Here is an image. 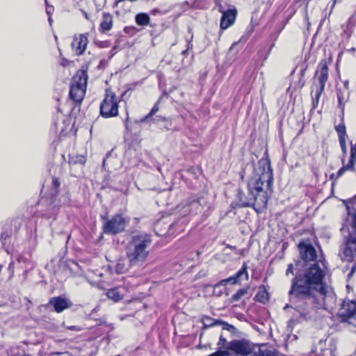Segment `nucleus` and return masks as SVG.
Segmentation results:
<instances>
[{
	"label": "nucleus",
	"mask_w": 356,
	"mask_h": 356,
	"mask_svg": "<svg viewBox=\"0 0 356 356\" xmlns=\"http://www.w3.org/2000/svg\"><path fill=\"white\" fill-rule=\"evenodd\" d=\"M316 76H318L319 82L318 87H323L325 89V83L328 79V66L325 60H322L319 65L318 68L315 73Z\"/></svg>",
	"instance_id": "obj_15"
},
{
	"label": "nucleus",
	"mask_w": 356,
	"mask_h": 356,
	"mask_svg": "<svg viewBox=\"0 0 356 356\" xmlns=\"http://www.w3.org/2000/svg\"><path fill=\"white\" fill-rule=\"evenodd\" d=\"M247 268L248 267L246 264L243 263L242 268L235 275H234L239 282L243 280H248V273L247 271Z\"/></svg>",
	"instance_id": "obj_24"
},
{
	"label": "nucleus",
	"mask_w": 356,
	"mask_h": 356,
	"mask_svg": "<svg viewBox=\"0 0 356 356\" xmlns=\"http://www.w3.org/2000/svg\"><path fill=\"white\" fill-rule=\"evenodd\" d=\"M153 121H154L156 123H159V122H163V127L166 129H169L170 128L168 126L171 125V122L165 118H163L162 116H156L155 118L152 119Z\"/></svg>",
	"instance_id": "obj_33"
},
{
	"label": "nucleus",
	"mask_w": 356,
	"mask_h": 356,
	"mask_svg": "<svg viewBox=\"0 0 356 356\" xmlns=\"http://www.w3.org/2000/svg\"><path fill=\"white\" fill-rule=\"evenodd\" d=\"M122 291V289L120 287L112 288L108 290L106 296L109 299L114 302H118L122 300L124 297V294Z\"/></svg>",
	"instance_id": "obj_19"
},
{
	"label": "nucleus",
	"mask_w": 356,
	"mask_h": 356,
	"mask_svg": "<svg viewBox=\"0 0 356 356\" xmlns=\"http://www.w3.org/2000/svg\"><path fill=\"white\" fill-rule=\"evenodd\" d=\"M44 1L46 4V13L50 16L53 13L54 8L53 6L49 5L47 0H44Z\"/></svg>",
	"instance_id": "obj_39"
},
{
	"label": "nucleus",
	"mask_w": 356,
	"mask_h": 356,
	"mask_svg": "<svg viewBox=\"0 0 356 356\" xmlns=\"http://www.w3.org/2000/svg\"><path fill=\"white\" fill-rule=\"evenodd\" d=\"M306 69H307L306 67H303L300 70V79L299 83L300 84L301 87H302L305 83V81H304L303 78L305 74Z\"/></svg>",
	"instance_id": "obj_40"
},
{
	"label": "nucleus",
	"mask_w": 356,
	"mask_h": 356,
	"mask_svg": "<svg viewBox=\"0 0 356 356\" xmlns=\"http://www.w3.org/2000/svg\"><path fill=\"white\" fill-rule=\"evenodd\" d=\"M337 97L338 102V108L341 110H345L346 104L348 102L350 94L346 90H341V88H337Z\"/></svg>",
	"instance_id": "obj_18"
},
{
	"label": "nucleus",
	"mask_w": 356,
	"mask_h": 356,
	"mask_svg": "<svg viewBox=\"0 0 356 356\" xmlns=\"http://www.w3.org/2000/svg\"><path fill=\"white\" fill-rule=\"evenodd\" d=\"M356 24V17L355 15H352L348 21V26L352 25L355 26Z\"/></svg>",
	"instance_id": "obj_44"
},
{
	"label": "nucleus",
	"mask_w": 356,
	"mask_h": 356,
	"mask_svg": "<svg viewBox=\"0 0 356 356\" xmlns=\"http://www.w3.org/2000/svg\"><path fill=\"white\" fill-rule=\"evenodd\" d=\"M227 283H232L233 284H238L239 282L234 275L230 276L227 279L220 280L218 284L215 285V291L220 286H224Z\"/></svg>",
	"instance_id": "obj_26"
},
{
	"label": "nucleus",
	"mask_w": 356,
	"mask_h": 356,
	"mask_svg": "<svg viewBox=\"0 0 356 356\" xmlns=\"http://www.w3.org/2000/svg\"><path fill=\"white\" fill-rule=\"evenodd\" d=\"M300 263V261H298L296 263V266H299V264Z\"/></svg>",
	"instance_id": "obj_59"
},
{
	"label": "nucleus",
	"mask_w": 356,
	"mask_h": 356,
	"mask_svg": "<svg viewBox=\"0 0 356 356\" xmlns=\"http://www.w3.org/2000/svg\"><path fill=\"white\" fill-rule=\"evenodd\" d=\"M226 341H227L226 339L222 336V334H221L218 344L219 346H224V344L226 343Z\"/></svg>",
	"instance_id": "obj_46"
},
{
	"label": "nucleus",
	"mask_w": 356,
	"mask_h": 356,
	"mask_svg": "<svg viewBox=\"0 0 356 356\" xmlns=\"http://www.w3.org/2000/svg\"><path fill=\"white\" fill-rule=\"evenodd\" d=\"M86 161V159L83 155H77L75 157H70L69 163L74 164L84 165Z\"/></svg>",
	"instance_id": "obj_32"
},
{
	"label": "nucleus",
	"mask_w": 356,
	"mask_h": 356,
	"mask_svg": "<svg viewBox=\"0 0 356 356\" xmlns=\"http://www.w3.org/2000/svg\"><path fill=\"white\" fill-rule=\"evenodd\" d=\"M168 92L166 91V90H164L161 96V97L159 99V100H160V102H161V100L163 99V97H168Z\"/></svg>",
	"instance_id": "obj_49"
},
{
	"label": "nucleus",
	"mask_w": 356,
	"mask_h": 356,
	"mask_svg": "<svg viewBox=\"0 0 356 356\" xmlns=\"http://www.w3.org/2000/svg\"><path fill=\"white\" fill-rule=\"evenodd\" d=\"M202 322L203 324L202 328H209L212 326H215L217 325H220L221 323V321L216 320L211 317L204 316L202 318Z\"/></svg>",
	"instance_id": "obj_23"
},
{
	"label": "nucleus",
	"mask_w": 356,
	"mask_h": 356,
	"mask_svg": "<svg viewBox=\"0 0 356 356\" xmlns=\"http://www.w3.org/2000/svg\"><path fill=\"white\" fill-rule=\"evenodd\" d=\"M324 91V89L323 87H318L316 91L315 97L313 98V99L316 100L317 102H319V99L321 96V94Z\"/></svg>",
	"instance_id": "obj_38"
},
{
	"label": "nucleus",
	"mask_w": 356,
	"mask_h": 356,
	"mask_svg": "<svg viewBox=\"0 0 356 356\" xmlns=\"http://www.w3.org/2000/svg\"><path fill=\"white\" fill-rule=\"evenodd\" d=\"M67 329L71 330H74V331H79L80 330V329L78 327H76V326L67 327Z\"/></svg>",
	"instance_id": "obj_51"
},
{
	"label": "nucleus",
	"mask_w": 356,
	"mask_h": 356,
	"mask_svg": "<svg viewBox=\"0 0 356 356\" xmlns=\"http://www.w3.org/2000/svg\"><path fill=\"white\" fill-rule=\"evenodd\" d=\"M48 20H49V24H51V21H52V19H51V17H50V16H49V19H48Z\"/></svg>",
	"instance_id": "obj_58"
},
{
	"label": "nucleus",
	"mask_w": 356,
	"mask_h": 356,
	"mask_svg": "<svg viewBox=\"0 0 356 356\" xmlns=\"http://www.w3.org/2000/svg\"><path fill=\"white\" fill-rule=\"evenodd\" d=\"M339 145H340L343 155V156H345L347 154L346 139H339Z\"/></svg>",
	"instance_id": "obj_35"
},
{
	"label": "nucleus",
	"mask_w": 356,
	"mask_h": 356,
	"mask_svg": "<svg viewBox=\"0 0 356 356\" xmlns=\"http://www.w3.org/2000/svg\"><path fill=\"white\" fill-rule=\"evenodd\" d=\"M118 99L116 95L110 90H106V94L100 104V115L109 118L118 115Z\"/></svg>",
	"instance_id": "obj_6"
},
{
	"label": "nucleus",
	"mask_w": 356,
	"mask_h": 356,
	"mask_svg": "<svg viewBox=\"0 0 356 356\" xmlns=\"http://www.w3.org/2000/svg\"><path fill=\"white\" fill-rule=\"evenodd\" d=\"M115 49V48H113V49L111 51V52L112 53L111 56L114 55V53H113V50H114Z\"/></svg>",
	"instance_id": "obj_62"
},
{
	"label": "nucleus",
	"mask_w": 356,
	"mask_h": 356,
	"mask_svg": "<svg viewBox=\"0 0 356 356\" xmlns=\"http://www.w3.org/2000/svg\"><path fill=\"white\" fill-rule=\"evenodd\" d=\"M14 261H11L8 266V270L10 273V279H11L14 275Z\"/></svg>",
	"instance_id": "obj_42"
},
{
	"label": "nucleus",
	"mask_w": 356,
	"mask_h": 356,
	"mask_svg": "<svg viewBox=\"0 0 356 356\" xmlns=\"http://www.w3.org/2000/svg\"><path fill=\"white\" fill-rule=\"evenodd\" d=\"M60 185L59 179L54 177L49 195L42 197L40 201V204L46 207V209L42 211V215L47 218H55L59 209L69 205L70 202L68 188L63 187L60 189Z\"/></svg>",
	"instance_id": "obj_3"
},
{
	"label": "nucleus",
	"mask_w": 356,
	"mask_h": 356,
	"mask_svg": "<svg viewBox=\"0 0 356 356\" xmlns=\"http://www.w3.org/2000/svg\"><path fill=\"white\" fill-rule=\"evenodd\" d=\"M205 202L203 197L195 198L191 197L188 200V207L192 213H197L201 211Z\"/></svg>",
	"instance_id": "obj_16"
},
{
	"label": "nucleus",
	"mask_w": 356,
	"mask_h": 356,
	"mask_svg": "<svg viewBox=\"0 0 356 356\" xmlns=\"http://www.w3.org/2000/svg\"><path fill=\"white\" fill-rule=\"evenodd\" d=\"M88 81L86 70H79L74 76L70 90V97L76 103H81L83 99Z\"/></svg>",
	"instance_id": "obj_5"
},
{
	"label": "nucleus",
	"mask_w": 356,
	"mask_h": 356,
	"mask_svg": "<svg viewBox=\"0 0 356 356\" xmlns=\"http://www.w3.org/2000/svg\"><path fill=\"white\" fill-rule=\"evenodd\" d=\"M128 118H127L126 121L124 122V125L127 129H128V124H127Z\"/></svg>",
	"instance_id": "obj_56"
},
{
	"label": "nucleus",
	"mask_w": 356,
	"mask_h": 356,
	"mask_svg": "<svg viewBox=\"0 0 356 356\" xmlns=\"http://www.w3.org/2000/svg\"><path fill=\"white\" fill-rule=\"evenodd\" d=\"M335 131L337 133L339 140L346 139L347 134L344 122H341L338 125L335 126Z\"/></svg>",
	"instance_id": "obj_25"
},
{
	"label": "nucleus",
	"mask_w": 356,
	"mask_h": 356,
	"mask_svg": "<svg viewBox=\"0 0 356 356\" xmlns=\"http://www.w3.org/2000/svg\"><path fill=\"white\" fill-rule=\"evenodd\" d=\"M192 40H193V35H191V38L189 40H187V49L186 50L182 51V52H181V54L184 56H186L188 55V50L192 49V47H193V44L191 43Z\"/></svg>",
	"instance_id": "obj_36"
},
{
	"label": "nucleus",
	"mask_w": 356,
	"mask_h": 356,
	"mask_svg": "<svg viewBox=\"0 0 356 356\" xmlns=\"http://www.w3.org/2000/svg\"><path fill=\"white\" fill-rule=\"evenodd\" d=\"M236 15L237 10L234 6L223 13L220 19V29L224 31L231 26L235 22Z\"/></svg>",
	"instance_id": "obj_13"
},
{
	"label": "nucleus",
	"mask_w": 356,
	"mask_h": 356,
	"mask_svg": "<svg viewBox=\"0 0 356 356\" xmlns=\"http://www.w3.org/2000/svg\"><path fill=\"white\" fill-rule=\"evenodd\" d=\"M356 256V237L349 234L344 238L341 248L340 257L341 259L351 261Z\"/></svg>",
	"instance_id": "obj_9"
},
{
	"label": "nucleus",
	"mask_w": 356,
	"mask_h": 356,
	"mask_svg": "<svg viewBox=\"0 0 356 356\" xmlns=\"http://www.w3.org/2000/svg\"><path fill=\"white\" fill-rule=\"evenodd\" d=\"M348 162L350 163V166L353 164L355 165L356 163V143L353 144L352 142L350 143V155Z\"/></svg>",
	"instance_id": "obj_31"
},
{
	"label": "nucleus",
	"mask_w": 356,
	"mask_h": 356,
	"mask_svg": "<svg viewBox=\"0 0 356 356\" xmlns=\"http://www.w3.org/2000/svg\"><path fill=\"white\" fill-rule=\"evenodd\" d=\"M49 304L54 307V311L57 313H60L72 306V302L69 299L60 296L51 298Z\"/></svg>",
	"instance_id": "obj_11"
},
{
	"label": "nucleus",
	"mask_w": 356,
	"mask_h": 356,
	"mask_svg": "<svg viewBox=\"0 0 356 356\" xmlns=\"http://www.w3.org/2000/svg\"><path fill=\"white\" fill-rule=\"evenodd\" d=\"M220 325H222V330H224L233 332L235 330V327L233 325H232L227 323H224V322L221 321V323Z\"/></svg>",
	"instance_id": "obj_37"
},
{
	"label": "nucleus",
	"mask_w": 356,
	"mask_h": 356,
	"mask_svg": "<svg viewBox=\"0 0 356 356\" xmlns=\"http://www.w3.org/2000/svg\"><path fill=\"white\" fill-rule=\"evenodd\" d=\"M222 293V290L221 289V286L218 288L216 291H215V286L213 287V293L218 296H220Z\"/></svg>",
	"instance_id": "obj_47"
},
{
	"label": "nucleus",
	"mask_w": 356,
	"mask_h": 356,
	"mask_svg": "<svg viewBox=\"0 0 356 356\" xmlns=\"http://www.w3.org/2000/svg\"><path fill=\"white\" fill-rule=\"evenodd\" d=\"M255 298L257 301L261 303H265L269 300V293L264 285H261L259 287Z\"/></svg>",
	"instance_id": "obj_20"
},
{
	"label": "nucleus",
	"mask_w": 356,
	"mask_h": 356,
	"mask_svg": "<svg viewBox=\"0 0 356 356\" xmlns=\"http://www.w3.org/2000/svg\"><path fill=\"white\" fill-rule=\"evenodd\" d=\"M103 167L105 168V159L103 161Z\"/></svg>",
	"instance_id": "obj_61"
},
{
	"label": "nucleus",
	"mask_w": 356,
	"mask_h": 356,
	"mask_svg": "<svg viewBox=\"0 0 356 356\" xmlns=\"http://www.w3.org/2000/svg\"><path fill=\"white\" fill-rule=\"evenodd\" d=\"M318 102H317L315 99H312L313 108H315L318 106Z\"/></svg>",
	"instance_id": "obj_53"
},
{
	"label": "nucleus",
	"mask_w": 356,
	"mask_h": 356,
	"mask_svg": "<svg viewBox=\"0 0 356 356\" xmlns=\"http://www.w3.org/2000/svg\"><path fill=\"white\" fill-rule=\"evenodd\" d=\"M160 102H161L160 100H158L155 103V104L154 105L152 108L151 109L150 112L147 115H145V117L141 118L140 120V122H145L148 121L149 119L152 118L156 114V113L159 111Z\"/></svg>",
	"instance_id": "obj_28"
},
{
	"label": "nucleus",
	"mask_w": 356,
	"mask_h": 356,
	"mask_svg": "<svg viewBox=\"0 0 356 356\" xmlns=\"http://www.w3.org/2000/svg\"><path fill=\"white\" fill-rule=\"evenodd\" d=\"M135 21L138 26H147L150 24V17L147 13H140L135 16Z\"/></svg>",
	"instance_id": "obj_21"
},
{
	"label": "nucleus",
	"mask_w": 356,
	"mask_h": 356,
	"mask_svg": "<svg viewBox=\"0 0 356 356\" xmlns=\"http://www.w3.org/2000/svg\"><path fill=\"white\" fill-rule=\"evenodd\" d=\"M159 10H158V9H156V8L153 9V10L151 11L152 14H153V15H155L156 13H159Z\"/></svg>",
	"instance_id": "obj_54"
},
{
	"label": "nucleus",
	"mask_w": 356,
	"mask_h": 356,
	"mask_svg": "<svg viewBox=\"0 0 356 356\" xmlns=\"http://www.w3.org/2000/svg\"><path fill=\"white\" fill-rule=\"evenodd\" d=\"M62 65H63V66H65V62L62 63Z\"/></svg>",
	"instance_id": "obj_64"
},
{
	"label": "nucleus",
	"mask_w": 356,
	"mask_h": 356,
	"mask_svg": "<svg viewBox=\"0 0 356 356\" xmlns=\"http://www.w3.org/2000/svg\"><path fill=\"white\" fill-rule=\"evenodd\" d=\"M175 223H172L170 225V229H171L172 227H173L175 226Z\"/></svg>",
	"instance_id": "obj_60"
},
{
	"label": "nucleus",
	"mask_w": 356,
	"mask_h": 356,
	"mask_svg": "<svg viewBox=\"0 0 356 356\" xmlns=\"http://www.w3.org/2000/svg\"><path fill=\"white\" fill-rule=\"evenodd\" d=\"M352 227L354 231L356 232V213L352 216Z\"/></svg>",
	"instance_id": "obj_45"
},
{
	"label": "nucleus",
	"mask_w": 356,
	"mask_h": 356,
	"mask_svg": "<svg viewBox=\"0 0 356 356\" xmlns=\"http://www.w3.org/2000/svg\"><path fill=\"white\" fill-rule=\"evenodd\" d=\"M52 356H73V355L69 352H57V353H53Z\"/></svg>",
	"instance_id": "obj_43"
},
{
	"label": "nucleus",
	"mask_w": 356,
	"mask_h": 356,
	"mask_svg": "<svg viewBox=\"0 0 356 356\" xmlns=\"http://www.w3.org/2000/svg\"><path fill=\"white\" fill-rule=\"evenodd\" d=\"M88 44V38L86 34H80L78 37L75 36L71 44L75 54L77 56L83 54Z\"/></svg>",
	"instance_id": "obj_14"
},
{
	"label": "nucleus",
	"mask_w": 356,
	"mask_h": 356,
	"mask_svg": "<svg viewBox=\"0 0 356 356\" xmlns=\"http://www.w3.org/2000/svg\"><path fill=\"white\" fill-rule=\"evenodd\" d=\"M254 356H278V353L277 351L268 349L266 346L262 345L259 350L254 353Z\"/></svg>",
	"instance_id": "obj_22"
},
{
	"label": "nucleus",
	"mask_w": 356,
	"mask_h": 356,
	"mask_svg": "<svg viewBox=\"0 0 356 356\" xmlns=\"http://www.w3.org/2000/svg\"><path fill=\"white\" fill-rule=\"evenodd\" d=\"M356 314V302L355 301H344L342 307L339 311V316L341 321L348 322L350 318L353 317Z\"/></svg>",
	"instance_id": "obj_12"
},
{
	"label": "nucleus",
	"mask_w": 356,
	"mask_h": 356,
	"mask_svg": "<svg viewBox=\"0 0 356 356\" xmlns=\"http://www.w3.org/2000/svg\"><path fill=\"white\" fill-rule=\"evenodd\" d=\"M215 2H216V7L218 10V11L222 13V15L223 14V13L226 12V10L224 9L221 2H220V0H214Z\"/></svg>",
	"instance_id": "obj_41"
},
{
	"label": "nucleus",
	"mask_w": 356,
	"mask_h": 356,
	"mask_svg": "<svg viewBox=\"0 0 356 356\" xmlns=\"http://www.w3.org/2000/svg\"><path fill=\"white\" fill-rule=\"evenodd\" d=\"M300 250V254L301 259L307 265L308 261H316V251L312 244H307L305 243H300L298 245Z\"/></svg>",
	"instance_id": "obj_10"
},
{
	"label": "nucleus",
	"mask_w": 356,
	"mask_h": 356,
	"mask_svg": "<svg viewBox=\"0 0 356 356\" xmlns=\"http://www.w3.org/2000/svg\"><path fill=\"white\" fill-rule=\"evenodd\" d=\"M152 236L145 232L132 235L127 246V257L131 266H142L149 253Z\"/></svg>",
	"instance_id": "obj_4"
},
{
	"label": "nucleus",
	"mask_w": 356,
	"mask_h": 356,
	"mask_svg": "<svg viewBox=\"0 0 356 356\" xmlns=\"http://www.w3.org/2000/svg\"><path fill=\"white\" fill-rule=\"evenodd\" d=\"M248 294V289H240L235 293L231 298L232 302H237L241 300V298Z\"/></svg>",
	"instance_id": "obj_29"
},
{
	"label": "nucleus",
	"mask_w": 356,
	"mask_h": 356,
	"mask_svg": "<svg viewBox=\"0 0 356 356\" xmlns=\"http://www.w3.org/2000/svg\"><path fill=\"white\" fill-rule=\"evenodd\" d=\"M103 232L106 234L115 235L122 232L129 223V220L121 214H116L112 218H103Z\"/></svg>",
	"instance_id": "obj_7"
},
{
	"label": "nucleus",
	"mask_w": 356,
	"mask_h": 356,
	"mask_svg": "<svg viewBox=\"0 0 356 356\" xmlns=\"http://www.w3.org/2000/svg\"><path fill=\"white\" fill-rule=\"evenodd\" d=\"M341 90H346L347 91L349 90V83H348V81H345L343 82V88H341Z\"/></svg>",
	"instance_id": "obj_48"
},
{
	"label": "nucleus",
	"mask_w": 356,
	"mask_h": 356,
	"mask_svg": "<svg viewBox=\"0 0 356 356\" xmlns=\"http://www.w3.org/2000/svg\"><path fill=\"white\" fill-rule=\"evenodd\" d=\"M62 65H63V66H65V62L62 63Z\"/></svg>",
	"instance_id": "obj_63"
},
{
	"label": "nucleus",
	"mask_w": 356,
	"mask_h": 356,
	"mask_svg": "<svg viewBox=\"0 0 356 356\" xmlns=\"http://www.w3.org/2000/svg\"><path fill=\"white\" fill-rule=\"evenodd\" d=\"M293 264L287 266L286 275H294L291 281L289 291V303L286 304L284 310L294 309L298 317L293 316L288 322L294 325L302 321H308L317 317V310L324 305L326 298H333L332 291H328L323 284L325 273L318 263L307 266L303 271L293 273Z\"/></svg>",
	"instance_id": "obj_1"
},
{
	"label": "nucleus",
	"mask_w": 356,
	"mask_h": 356,
	"mask_svg": "<svg viewBox=\"0 0 356 356\" xmlns=\"http://www.w3.org/2000/svg\"><path fill=\"white\" fill-rule=\"evenodd\" d=\"M355 165L353 164L352 166H350V163L348 162V163L346 165H343L337 172L336 174V179H339L340 177H341L345 172L347 170H351L355 171Z\"/></svg>",
	"instance_id": "obj_30"
},
{
	"label": "nucleus",
	"mask_w": 356,
	"mask_h": 356,
	"mask_svg": "<svg viewBox=\"0 0 356 356\" xmlns=\"http://www.w3.org/2000/svg\"><path fill=\"white\" fill-rule=\"evenodd\" d=\"M330 179H336V174H334V173H333V174H332V175H330Z\"/></svg>",
	"instance_id": "obj_55"
},
{
	"label": "nucleus",
	"mask_w": 356,
	"mask_h": 356,
	"mask_svg": "<svg viewBox=\"0 0 356 356\" xmlns=\"http://www.w3.org/2000/svg\"><path fill=\"white\" fill-rule=\"evenodd\" d=\"M248 195L238 191V207H253L257 213L263 212L273 191V173L268 160L261 159L258 162L254 175L248 181Z\"/></svg>",
	"instance_id": "obj_2"
},
{
	"label": "nucleus",
	"mask_w": 356,
	"mask_h": 356,
	"mask_svg": "<svg viewBox=\"0 0 356 356\" xmlns=\"http://www.w3.org/2000/svg\"><path fill=\"white\" fill-rule=\"evenodd\" d=\"M227 283H232L233 284H238L239 282L234 275L230 276L227 279L220 280L218 284L215 285V291L220 286H224Z\"/></svg>",
	"instance_id": "obj_27"
},
{
	"label": "nucleus",
	"mask_w": 356,
	"mask_h": 356,
	"mask_svg": "<svg viewBox=\"0 0 356 356\" xmlns=\"http://www.w3.org/2000/svg\"><path fill=\"white\" fill-rule=\"evenodd\" d=\"M113 16L108 13H104L102 19L99 25V30L102 33H104L111 30L113 28Z\"/></svg>",
	"instance_id": "obj_17"
},
{
	"label": "nucleus",
	"mask_w": 356,
	"mask_h": 356,
	"mask_svg": "<svg viewBox=\"0 0 356 356\" xmlns=\"http://www.w3.org/2000/svg\"><path fill=\"white\" fill-rule=\"evenodd\" d=\"M84 16L87 19H89L88 15L86 12L84 13Z\"/></svg>",
	"instance_id": "obj_57"
},
{
	"label": "nucleus",
	"mask_w": 356,
	"mask_h": 356,
	"mask_svg": "<svg viewBox=\"0 0 356 356\" xmlns=\"http://www.w3.org/2000/svg\"><path fill=\"white\" fill-rule=\"evenodd\" d=\"M225 350H229L231 355L234 353L236 356H247L252 353V347L248 341L234 339L227 343Z\"/></svg>",
	"instance_id": "obj_8"
},
{
	"label": "nucleus",
	"mask_w": 356,
	"mask_h": 356,
	"mask_svg": "<svg viewBox=\"0 0 356 356\" xmlns=\"http://www.w3.org/2000/svg\"><path fill=\"white\" fill-rule=\"evenodd\" d=\"M355 269H356V266H353V268H351V270H350V273H348V277L352 276L353 274L354 273Z\"/></svg>",
	"instance_id": "obj_50"
},
{
	"label": "nucleus",
	"mask_w": 356,
	"mask_h": 356,
	"mask_svg": "<svg viewBox=\"0 0 356 356\" xmlns=\"http://www.w3.org/2000/svg\"><path fill=\"white\" fill-rule=\"evenodd\" d=\"M115 270L118 274H123L127 270V268L123 262H118L115 266Z\"/></svg>",
	"instance_id": "obj_34"
},
{
	"label": "nucleus",
	"mask_w": 356,
	"mask_h": 356,
	"mask_svg": "<svg viewBox=\"0 0 356 356\" xmlns=\"http://www.w3.org/2000/svg\"><path fill=\"white\" fill-rule=\"evenodd\" d=\"M344 111L345 110H341V115H340V118H341V122H344Z\"/></svg>",
	"instance_id": "obj_52"
}]
</instances>
